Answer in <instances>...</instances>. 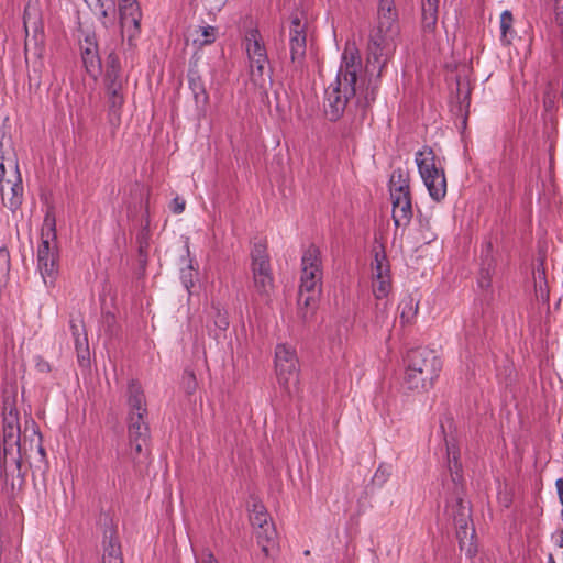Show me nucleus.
<instances>
[{
  "label": "nucleus",
  "instance_id": "nucleus-1",
  "mask_svg": "<svg viewBox=\"0 0 563 563\" xmlns=\"http://www.w3.org/2000/svg\"><path fill=\"white\" fill-rule=\"evenodd\" d=\"M362 70V58L355 43L345 44L342 62L335 79L324 92V113L331 121H336L345 110L353 106L362 110L368 106V98L357 96V76Z\"/></svg>",
  "mask_w": 563,
  "mask_h": 563
},
{
  "label": "nucleus",
  "instance_id": "nucleus-2",
  "mask_svg": "<svg viewBox=\"0 0 563 563\" xmlns=\"http://www.w3.org/2000/svg\"><path fill=\"white\" fill-rule=\"evenodd\" d=\"M397 16L394 0H379L378 24L371 35L367 48L366 71L371 76L380 77L396 51V37L399 33Z\"/></svg>",
  "mask_w": 563,
  "mask_h": 563
},
{
  "label": "nucleus",
  "instance_id": "nucleus-3",
  "mask_svg": "<svg viewBox=\"0 0 563 563\" xmlns=\"http://www.w3.org/2000/svg\"><path fill=\"white\" fill-rule=\"evenodd\" d=\"M441 371V361L433 350L418 347L408 352L404 384L413 391H427L433 387Z\"/></svg>",
  "mask_w": 563,
  "mask_h": 563
},
{
  "label": "nucleus",
  "instance_id": "nucleus-4",
  "mask_svg": "<svg viewBox=\"0 0 563 563\" xmlns=\"http://www.w3.org/2000/svg\"><path fill=\"white\" fill-rule=\"evenodd\" d=\"M322 262L320 250L310 245L302 254L301 275L298 294V305L300 310H307L302 318H307L309 310L317 307L322 282Z\"/></svg>",
  "mask_w": 563,
  "mask_h": 563
},
{
  "label": "nucleus",
  "instance_id": "nucleus-5",
  "mask_svg": "<svg viewBox=\"0 0 563 563\" xmlns=\"http://www.w3.org/2000/svg\"><path fill=\"white\" fill-rule=\"evenodd\" d=\"M58 250L56 242L55 217L47 213L41 231L37 247V267L45 285H53L58 272Z\"/></svg>",
  "mask_w": 563,
  "mask_h": 563
},
{
  "label": "nucleus",
  "instance_id": "nucleus-6",
  "mask_svg": "<svg viewBox=\"0 0 563 563\" xmlns=\"http://www.w3.org/2000/svg\"><path fill=\"white\" fill-rule=\"evenodd\" d=\"M416 164L430 197L441 201L446 195V178L434 151L423 146L416 153Z\"/></svg>",
  "mask_w": 563,
  "mask_h": 563
},
{
  "label": "nucleus",
  "instance_id": "nucleus-7",
  "mask_svg": "<svg viewBox=\"0 0 563 563\" xmlns=\"http://www.w3.org/2000/svg\"><path fill=\"white\" fill-rule=\"evenodd\" d=\"M245 51L249 60V71L252 82L258 87L271 81L272 69L262 36L256 29L245 35Z\"/></svg>",
  "mask_w": 563,
  "mask_h": 563
},
{
  "label": "nucleus",
  "instance_id": "nucleus-8",
  "mask_svg": "<svg viewBox=\"0 0 563 563\" xmlns=\"http://www.w3.org/2000/svg\"><path fill=\"white\" fill-rule=\"evenodd\" d=\"M393 220L397 228L407 227L412 218V206L408 173L398 168L390 177Z\"/></svg>",
  "mask_w": 563,
  "mask_h": 563
},
{
  "label": "nucleus",
  "instance_id": "nucleus-9",
  "mask_svg": "<svg viewBox=\"0 0 563 563\" xmlns=\"http://www.w3.org/2000/svg\"><path fill=\"white\" fill-rule=\"evenodd\" d=\"M24 30L26 33L25 55L26 59L34 57L41 60L44 54V25L37 1H29L23 15Z\"/></svg>",
  "mask_w": 563,
  "mask_h": 563
},
{
  "label": "nucleus",
  "instance_id": "nucleus-10",
  "mask_svg": "<svg viewBox=\"0 0 563 563\" xmlns=\"http://www.w3.org/2000/svg\"><path fill=\"white\" fill-rule=\"evenodd\" d=\"M274 364L279 386L291 394L299 382V361L296 349L287 343L277 344Z\"/></svg>",
  "mask_w": 563,
  "mask_h": 563
},
{
  "label": "nucleus",
  "instance_id": "nucleus-11",
  "mask_svg": "<svg viewBox=\"0 0 563 563\" xmlns=\"http://www.w3.org/2000/svg\"><path fill=\"white\" fill-rule=\"evenodd\" d=\"M308 19L302 10L297 9L290 18L289 51L290 68L294 74H301L306 63Z\"/></svg>",
  "mask_w": 563,
  "mask_h": 563
},
{
  "label": "nucleus",
  "instance_id": "nucleus-12",
  "mask_svg": "<svg viewBox=\"0 0 563 563\" xmlns=\"http://www.w3.org/2000/svg\"><path fill=\"white\" fill-rule=\"evenodd\" d=\"M448 512L453 518L459 539L460 549L471 558L476 553L474 544L475 528L471 519V508L468 503L462 498H456L448 506Z\"/></svg>",
  "mask_w": 563,
  "mask_h": 563
},
{
  "label": "nucleus",
  "instance_id": "nucleus-13",
  "mask_svg": "<svg viewBox=\"0 0 563 563\" xmlns=\"http://www.w3.org/2000/svg\"><path fill=\"white\" fill-rule=\"evenodd\" d=\"M22 190L16 161L0 156V195L3 203L10 209H15L21 202Z\"/></svg>",
  "mask_w": 563,
  "mask_h": 563
},
{
  "label": "nucleus",
  "instance_id": "nucleus-14",
  "mask_svg": "<svg viewBox=\"0 0 563 563\" xmlns=\"http://www.w3.org/2000/svg\"><path fill=\"white\" fill-rule=\"evenodd\" d=\"M253 285L260 295H268L273 289V275L269 255L265 243L258 242L251 251Z\"/></svg>",
  "mask_w": 563,
  "mask_h": 563
},
{
  "label": "nucleus",
  "instance_id": "nucleus-15",
  "mask_svg": "<svg viewBox=\"0 0 563 563\" xmlns=\"http://www.w3.org/2000/svg\"><path fill=\"white\" fill-rule=\"evenodd\" d=\"M119 12L122 31H126L130 37L137 34L142 16L137 0L119 2Z\"/></svg>",
  "mask_w": 563,
  "mask_h": 563
},
{
  "label": "nucleus",
  "instance_id": "nucleus-16",
  "mask_svg": "<svg viewBox=\"0 0 563 563\" xmlns=\"http://www.w3.org/2000/svg\"><path fill=\"white\" fill-rule=\"evenodd\" d=\"M80 51L86 71L92 78H97L101 70V60L95 36H86L80 44Z\"/></svg>",
  "mask_w": 563,
  "mask_h": 563
},
{
  "label": "nucleus",
  "instance_id": "nucleus-17",
  "mask_svg": "<svg viewBox=\"0 0 563 563\" xmlns=\"http://www.w3.org/2000/svg\"><path fill=\"white\" fill-rule=\"evenodd\" d=\"M254 533L263 553L265 554V556H269L271 551H273L276 547L277 540V532L274 527V523L271 522L268 525L258 527L254 529Z\"/></svg>",
  "mask_w": 563,
  "mask_h": 563
},
{
  "label": "nucleus",
  "instance_id": "nucleus-18",
  "mask_svg": "<svg viewBox=\"0 0 563 563\" xmlns=\"http://www.w3.org/2000/svg\"><path fill=\"white\" fill-rule=\"evenodd\" d=\"M104 87L110 112L118 117L124 103V84L113 82L104 85Z\"/></svg>",
  "mask_w": 563,
  "mask_h": 563
},
{
  "label": "nucleus",
  "instance_id": "nucleus-19",
  "mask_svg": "<svg viewBox=\"0 0 563 563\" xmlns=\"http://www.w3.org/2000/svg\"><path fill=\"white\" fill-rule=\"evenodd\" d=\"M128 402L130 413H146L145 398L142 387L135 380H131L128 387Z\"/></svg>",
  "mask_w": 563,
  "mask_h": 563
},
{
  "label": "nucleus",
  "instance_id": "nucleus-20",
  "mask_svg": "<svg viewBox=\"0 0 563 563\" xmlns=\"http://www.w3.org/2000/svg\"><path fill=\"white\" fill-rule=\"evenodd\" d=\"M189 87L194 95L197 111L199 114H205L207 104L209 102V96L200 77L190 75Z\"/></svg>",
  "mask_w": 563,
  "mask_h": 563
},
{
  "label": "nucleus",
  "instance_id": "nucleus-21",
  "mask_svg": "<svg viewBox=\"0 0 563 563\" xmlns=\"http://www.w3.org/2000/svg\"><path fill=\"white\" fill-rule=\"evenodd\" d=\"M125 84V77L123 76L120 67V63L117 56L110 54L107 60L104 85L108 84Z\"/></svg>",
  "mask_w": 563,
  "mask_h": 563
},
{
  "label": "nucleus",
  "instance_id": "nucleus-22",
  "mask_svg": "<svg viewBox=\"0 0 563 563\" xmlns=\"http://www.w3.org/2000/svg\"><path fill=\"white\" fill-rule=\"evenodd\" d=\"M390 277L389 263L383 251H376L372 262V280Z\"/></svg>",
  "mask_w": 563,
  "mask_h": 563
},
{
  "label": "nucleus",
  "instance_id": "nucleus-23",
  "mask_svg": "<svg viewBox=\"0 0 563 563\" xmlns=\"http://www.w3.org/2000/svg\"><path fill=\"white\" fill-rule=\"evenodd\" d=\"M419 305L411 296L405 297L399 303L400 321L402 324H411L418 313Z\"/></svg>",
  "mask_w": 563,
  "mask_h": 563
},
{
  "label": "nucleus",
  "instance_id": "nucleus-24",
  "mask_svg": "<svg viewBox=\"0 0 563 563\" xmlns=\"http://www.w3.org/2000/svg\"><path fill=\"white\" fill-rule=\"evenodd\" d=\"M439 0H422V24L426 30H432L438 20Z\"/></svg>",
  "mask_w": 563,
  "mask_h": 563
},
{
  "label": "nucleus",
  "instance_id": "nucleus-25",
  "mask_svg": "<svg viewBox=\"0 0 563 563\" xmlns=\"http://www.w3.org/2000/svg\"><path fill=\"white\" fill-rule=\"evenodd\" d=\"M145 413H130L129 416V438H137L147 435V426L144 422Z\"/></svg>",
  "mask_w": 563,
  "mask_h": 563
},
{
  "label": "nucleus",
  "instance_id": "nucleus-26",
  "mask_svg": "<svg viewBox=\"0 0 563 563\" xmlns=\"http://www.w3.org/2000/svg\"><path fill=\"white\" fill-rule=\"evenodd\" d=\"M514 18L510 11L505 10L500 14V40L503 44L509 45L514 38L515 31L512 29Z\"/></svg>",
  "mask_w": 563,
  "mask_h": 563
},
{
  "label": "nucleus",
  "instance_id": "nucleus-27",
  "mask_svg": "<svg viewBox=\"0 0 563 563\" xmlns=\"http://www.w3.org/2000/svg\"><path fill=\"white\" fill-rule=\"evenodd\" d=\"M250 520L254 529L272 522L265 507L258 501H254L252 505Z\"/></svg>",
  "mask_w": 563,
  "mask_h": 563
},
{
  "label": "nucleus",
  "instance_id": "nucleus-28",
  "mask_svg": "<svg viewBox=\"0 0 563 563\" xmlns=\"http://www.w3.org/2000/svg\"><path fill=\"white\" fill-rule=\"evenodd\" d=\"M102 563H123L120 545L112 537L104 545Z\"/></svg>",
  "mask_w": 563,
  "mask_h": 563
},
{
  "label": "nucleus",
  "instance_id": "nucleus-29",
  "mask_svg": "<svg viewBox=\"0 0 563 563\" xmlns=\"http://www.w3.org/2000/svg\"><path fill=\"white\" fill-rule=\"evenodd\" d=\"M197 36L194 38V43L199 46L212 44L217 38V30L213 26H202L196 31Z\"/></svg>",
  "mask_w": 563,
  "mask_h": 563
},
{
  "label": "nucleus",
  "instance_id": "nucleus-30",
  "mask_svg": "<svg viewBox=\"0 0 563 563\" xmlns=\"http://www.w3.org/2000/svg\"><path fill=\"white\" fill-rule=\"evenodd\" d=\"M75 347L79 364L81 366H87L89 364V345L88 339L85 334L82 336H76Z\"/></svg>",
  "mask_w": 563,
  "mask_h": 563
},
{
  "label": "nucleus",
  "instance_id": "nucleus-31",
  "mask_svg": "<svg viewBox=\"0 0 563 563\" xmlns=\"http://www.w3.org/2000/svg\"><path fill=\"white\" fill-rule=\"evenodd\" d=\"M373 294L376 299L380 300L386 298L391 290V279H374L372 280Z\"/></svg>",
  "mask_w": 563,
  "mask_h": 563
},
{
  "label": "nucleus",
  "instance_id": "nucleus-32",
  "mask_svg": "<svg viewBox=\"0 0 563 563\" xmlns=\"http://www.w3.org/2000/svg\"><path fill=\"white\" fill-rule=\"evenodd\" d=\"M85 2L103 18L108 15V11L114 10L113 0H85Z\"/></svg>",
  "mask_w": 563,
  "mask_h": 563
},
{
  "label": "nucleus",
  "instance_id": "nucleus-33",
  "mask_svg": "<svg viewBox=\"0 0 563 563\" xmlns=\"http://www.w3.org/2000/svg\"><path fill=\"white\" fill-rule=\"evenodd\" d=\"M10 271V255L4 249L0 250V285L4 283Z\"/></svg>",
  "mask_w": 563,
  "mask_h": 563
},
{
  "label": "nucleus",
  "instance_id": "nucleus-34",
  "mask_svg": "<svg viewBox=\"0 0 563 563\" xmlns=\"http://www.w3.org/2000/svg\"><path fill=\"white\" fill-rule=\"evenodd\" d=\"M131 445V456L135 459L142 453L143 444L145 443L146 438L137 437V438H129Z\"/></svg>",
  "mask_w": 563,
  "mask_h": 563
},
{
  "label": "nucleus",
  "instance_id": "nucleus-35",
  "mask_svg": "<svg viewBox=\"0 0 563 563\" xmlns=\"http://www.w3.org/2000/svg\"><path fill=\"white\" fill-rule=\"evenodd\" d=\"M448 464L451 473H455L459 476V472L461 471V465L457 461V454L454 450L448 448Z\"/></svg>",
  "mask_w": 563,
  "mask_h": 563
},
{
  "label": "nucleus",
  "instance_id": "nucleus-36",
  "mask_svg": "<svg viewBox=\"0 0 563 563\" xmlns=\"http://www.w3.org/2000/svg\"><path fill=\"white\" fill-rule=\"evenodd\" d=\"M35 368L40 373H48L51 371V365L48 362H46L42 356L35 357Z\"/></svg>",
  "mask_w": 563,
  "mask_h": 563
},
{
  "label": "nucleus",
  "instance_id": "nucleus-37",
  "mask_svg": "<svg viewBox=\"0 0 563 563\" xmlns=\"http://www.w3.org/2000/svg\"><path fill=\"white\" fill-rule=\"evenodd\" d=\"M183 380L189 394L196 389V377L192 373H186L183 377Z\"/></svg>",
  "mask_w": 563,
  "mask_h": 563
},
{
  "label": "nucleus",
  "instance_id": "nucleus-38",
  "mask_svg": "<svg viewBox=\"0 0 563 563\" xmlns=\"http://www.w3.org/2000/svg\"><path fill=\"white\" fill-rule=\"evenodd\" d=\"M197 563H219L212 552L208 549L203 550L200 558H197Z\"/></svg>",
  "mask_w": 563,
  "mask_h": 563
},
{
  "label": "nucleus",
  "instance_id": "nucleus-39",
  "mask_svg": "<svg viewBox=\"0 0 563 563\" xmlns=\"http://www.w3.org/2000/svg\"><path fill=\"white\" fill-rule=\"evenodd\" d=\"M186 202L184 199H180L179 197H176L173 199L170 209L174 213H181L185 210Z\"/></svg>",
  "mask_w": 563,
  "mask_h": 563
},
{
  "label": "nucleus",
  "instance_id": "nucleus-40",
  "mask_svg": "<svg viewBox=\"0 0 563 563\" xmlns=\"http://www.w3.org/2000/svg\"><path fill=\"white\" fill-rule=\"evenodd\" d=\"M228 0H205L206 4L209 5L210 10H221Z\"/></svg>",
  "mask_w": 563,
  "mask_h": 563
},
{
  "label": "nucleus",
  "instance_id": "nucleus-41",
  "mask_svg": "<svg viewBox=\"0 0 563 563\" xmlns=\"http://www.w3.org/2000/svg\"><path fill=\"white\" fill-rule=\"evenodd\" d=\"M70 330H71L74 340L76 339V336H82L80 333V331L82 330V324L80 322L77 323L74 320L70 321Z\"/></svg>",
  "mask_w": 563,
  "mask_h": 563
},
{
  "label": "nucleus",
  "instance_id": "nucleus-42",
  "mask_svg": "<svg viewBox=\"0 0 563 563\" xmlns=\"http://www.w3.org/2000/svg\"><path fill=\"white\" fill-rule=\"evenodd\" d=\"M555 486L558 489V495H559L560 501L562 504V511H563V478L556 479Z\"/></svg>",
  "mask_w": 563,
  "mask_h": 563
},
{
  "label": "nucleus",
  "instance_id": "nucleus-43",
  "mask_svg": "<svg viewBox=\"0 0 563 563\" xmlns=\"http://www.w3.org/2000/svg\"><path fill=\"white\" fill-rule=\"evenodd\" d=\"M275 98H276V110L278 113H284L285 112V107L282 104L280 100H279V93L278 92H275Z\"/></svg>",
  "mask_w": 563,
  "mask_h": 563
},
{
  "label": "nucleus",
  "instance_id": "nucleus-44",
  "mask_svg": "<svg viewBox=\"0 0 563 563\" xmlns=\"http://www.w3.org/2000/svg\"><path fill=\"white\" fill-rule=\"evenodd\" d=\"M537 296H540L542 299H548V291L540 285L537 290Z\"/></svg>",
  "mask_w": 563,
  "mask_h": 563
},
{
  "label": "nucleus",
  "instance_id": "nucleus-45",
  "mask_svg": "<svg viewBox=\"0 0 563 563\" xmlns=\"http://www.w3.org/2000/svg\"><path fill=\"white\" fill-rule=\"evenodd\" d=\"M419 222H420L421 228H424L427 230L430 229L429 220H427V219L423 220V219L420 218Z\"/></svg>",
  "mask_w": 563,
  "mask_h": 563
},
{
  "label": "nucleus",
  "instance_id": "nucleus-46",
  "mask_svg": "<svg viewBox=\"0 0 563 563\" xmlns=\"http://www.w3.org/2000/svg\"><path fill=\"white\" fill-rule=\"evenodd\" d=\"M13 432L14 430L12 427H10L9 433H7V430H4V440H7L8 437L12 438L14 435Z\"/></svg>",
  "mask_w": 563,
  "mask_h": 563
},
{
  "label": "nucleus",
  "instance_id": "nucleus-47",
  "mask_svg": "<svg viewBox=\"0 0 563 563\" xmlns=\"http://www.w3.org/2000/svg\"><path fill=\"white\" fill-rule=\"evenodd\" d=\"M423 238H424V239H428L429 241H431V240L433 239V234L431 233V234H429V235H424Z\"/></svg>",
  "mask_w": 563,
  "mask_h": 563
},
{
  "label": "nucleus",
  "instance_id": "nucleus-48",
  "mask_svg": "<svg viewBox=\"0 0 563 563\" xmlns=\"http://www.w3.org/2000/svg\"><path fill=\"white\" fill-rule=\"evenodd\" d=\"M549 563H555V561H554L552 555H549Z\"/></svg>",
  "mask_w": 563,
  "mask_h": 563
}]
</instances>
